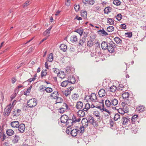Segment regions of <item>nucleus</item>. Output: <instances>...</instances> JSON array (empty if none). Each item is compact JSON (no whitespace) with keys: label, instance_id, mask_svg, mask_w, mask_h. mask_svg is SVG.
<instances>
[{"label":"nucleus","instance_id":"nucleus-1","mask_svg":"<svg viewBox=\"0 0 146 146\" xmlns=\"http://www.w3.org/2000/svg\"><path fill=\"white\" fill-rule=\"evenodd\" d=\"M37 104V100L33 98L28 100L27 102V105L30 108H32L35 107Z\"/></svg>","mask_w":146,"mask_h":146},{"label":"nucleus","instance_id":"nucleus-49","mask_svg":"<svg viewBox=\"0 0 146 146\" xmlns=\"http://www.w3.org/2000/svg\"><path fill=\"white\" fill-rule=\"evenodd\" d=\"M86 41V39L82 38V39L79 41V44L81 46L83 45V44Z\"/></svg>","mask_w":146,"mask_h":146},{"label":"nucleus","instance_id":"nucleus-39","mask_svg":"<svg viewBox=\"0 0 146 146\" xmlns=\"http://www.w3.org/2000/svg\"><path fill=\"white\" fill-rule=\"evenodd\" d=\"M52 27L49 28L48 29L46 30V31L44 33V35L46 36H49L50 33V31L51 30Z\"/></svg>","mask_w":146,"mask_h":146},{"label":"nucleus","instance_id":"nucleus-22","mask_svg":"<svg viewBox=\"0 0 146 146\" xmlns=\"http://www.w3.org/2000/svg\"><path fill=\"white\" fill-rule=\"evenodd\" d=\"M138 116L137 115H134L132 117L131 121L132 123H134L135 122L137 121L138 119Z\"/></svg>","mask_w":146,"mask_h":146},{"label":"nucleus","instance_id":"nucleus-25","mask_svg":"<svg viewBox=\"0 0 146 146\" xmlns=\"http://www.w3.org/2000/svg\"><path fill=\"white\" fill-rule=\"evenodd\" d=\"M60 48L61 50L64 52H65L67 49V46L64 44H62L60 45Z\"/></svg>","mask_w":146,"mask_h":146},{"label":"nucleus","instance_id":"nucleus-13","mask_svg":"<svg viewBox=\"0 0 146 146\" xmlns=\"http://www.w3.org/2000/svg\"><path fill=\"white\" fill-rule=\"evenodd\" d=\"M109 43L108 44L106 42L103 41L101 44V46L102 48L104 50H106L108 48V45Z\"/></svg>","mask_w":146,"mask_h":146},{"label":"nucleus","instance_id":"nucleus-21","mask_svg":"<svg viewBox=\"0 0 146 146\" xmlns=\"http://www.w3.org/2000/svg\"><path fill=\"white\" fill-rule=\"evenodd\" d=\"M21 111V110L19 109L15 110L13 111V114L14 116H18L19 115V113Z\"/></svg>","mask_w":146,"mask_h":146},{"label":"nucleus","instance_id":"nucleus-15","mask_svg":"<svg viewBox=\"0 0 146 146\" xmlns=\"http://www.w3.org/2000/svg\"><path fill=\"white\" fill-rule=\"evenodd\" d=\"M129 94L128 92H125L122 94V97L124 99H126L127 100H129Z\"/></svg>","mask_w":146,"mask_h":146},{"label":"nucleus","instance_id":"nucleus-2","mask_svg":"<svg viewBox=\"0 0 146 146\" xmlns=\"http://www.w3.org/2000/svg\"><path fill=\"white\" fill-rule=\"evenodd\" d=\"M13 108V106H11V104L7 105L5 109V111L3 113L4 115L8 116L10 115Z\"/></svg>","mask_w":146,"mask_h":146},{"label":"nucleus","instance_id":"nucleus-45","mask_svg":"<svg viewBox=\"0 0 146 146\" xmlns=\"http://www.w3.org/2000/svg\"><path fill=\"white\" fill-rule=\"evenodd\" d=\"M58 75L60 78H64L65 76L64 72L63 71L60 72V73L58 74Z\"/></svg>","mask_w":146,"mask_h":146},{"label":"nucleus","instance_id":"nucleus-61","mask_svg":"<svg viewBox=\"0 0 146 146\" xmlns=\"http://www.w3.org/2000/svg\"><path fill=\"white\" fill-rule=\"evenodd\" d=\"M84 127L83 126L81 127L78 131H80V133H83L84 130Z\"/></svg>","mask_w":146,"mask_h":146},{"label":"nucleus","instance_id":"nucleus-34","mask_svg":"<svg viewBox=\"0 0 146 146\" xmlns=\"http://www.w3.org/2000/svg\"><path fill=\"white\" fill-rule=\"evenodd\" d=\"M98 32L99 34H102L103 35H108V34L104 29L98 31Z\"/></svg>","mask_w":146,"mask_h":146},{"label":"nucleus","instance_id":"nucleus-59","mask_svg":"<svg viewBox=\"0 0 146 146\" xmlns=\"http://www.w3.org/2000/svg\"><path fill=\"white\" fill-rule=\"evenodd\" d=\"M122 108H123L124 111L125 113H127L129 110V107L127 105L124 107H122Z\"/></svg>","mask_w":146,"mask_h":146},{"label":"nucleus","instance_id":"nucleus-11","mask_svg":"<svg viewBox=\"0 0 146 146\" xmlns=\"http://www.w3.org/2000/svg\"><path fill=\"white\" fill-rule=\"evenodd\" d=\"M19 125V122L17 121H13L11 123V125L13 128H17Z\"/></svg>","mask_w":146,"mask_h":146},{"label":"nucleus","instance_id":"nucleus-35","mask_svg":"<svg viewBox=\"0 0 146 146\" xmlns=\"http://www.w3.org/2000/svg\"><path fill=\"white\" fill-rule=\"evenodd\" d=\"M117 89L116 87L115 86L113 85L111 86L110 89V92H115Z\"/></svg>","mask_w":146,"mask_h":146},{"label":"nucleus","instance_id":"nucleus-46","mask_svg":"<svg viewBox=\"0 0 146 146\" xmlns=\"http://www.w3.org/2000/svg\"><path fill=\"white\" fill-rule=\"evenodd\" d=\"M107 30L108 32H111L114 31V28L113 26H110L107 28Z\"/></svg>","mask_w":146,"mask_h":146},{"label":"nucleus","instance_id":"nucleus-53","mask_svg":"<svg viewBox=\"0 0 146 146\" xmlns=\"http://www.w3.org/2000/svg\"><path fill=\"white\" fill-rule=\"evenodd\" d=\"M52 70L53 72L55 74H57L58 75V74L60 73V72L59 71V70L57 68H53L52 69Z\"/></svg>","mask_w":146,"mask_h":146},{"label":"nucleus","instance_id":"nucleus-55","mask_svg":"<svg viewBox=\"0 0 146 146\" xmlns=\"http://www.w3.org/2000/svg\"><path fill=\"white\" fill-rule=\"evenodd\" d=\"M107 23L110 25H112L114 23V21L111 19L108 18Z\"/></svg>","mask_w":146,"mask_h":146},{"label":"nucleus","instance_id":"nucleus-63","mask_svg":"<svg viewBox=\"0 0 146 146\" xmlns=\"http://www.w3.org/2000/svg\"><path fill=\"white\" fill-rule=\"evenodd\" d=\"M45 87L42 85L39 87L40 91L41 92H43L45 90Z\"/></svg>","mask_w":146,"mask_h":146},{"label":"nucleus","instance_id":"nucleus-29","mask_svg":"<svg viewBox=\"0 0 146 146\" xmlns=\"http://www.w3.org/2000/svg\"><path fill=\"white\" fill-rule=\"evenodd\" d=\"M94 115L96 117H97L98 121V119L100 120L101 119V117L100 115V113L98 111H95L94 112Z\"/></svg>","mask_w":146,"mask_h":146},{"label":"nucleus","instance_id":"nucleus-41","mask_svg":"<svg viewBox=\"0 0 146 146\" xmlns=\"http://www.w3.org/2000/svg\"><path fill=\"white\" fill-rule=\"evenodd\" d=\"M105 105L107 107H111V100H107L105 101Z\"/></svg>","mask_w":146,"mask_h":146},{"label":"nucleus","instance_id":"nucleus-30","mask_svg":"<svg viewBox=\"0 0 146 146\" xmlns=\"http://www.w3.org/2000/svg\"><path fill=\"white\" fill-rule=\"evenodd\" d=\"M111 11V8L110 7H108L105 8L104 10V13H105L108 14Z\"/></svg>","mask_w":146,"mask_h":146},{"label":"nucleus","instance_id":"nucleus-17","mask_svg":"<svg viewBox=\"0 0 146 146\" xmlns=\"http://www.w3.org/2000/svg\"><path fill=\"white\" fill-rule=\"evenodd\" d=\"M58 92L55 91L53 92L50 94V96L52 99H56L58 97Z\"/></svg>","mask_w":146,"mask_h":146},{"label":"nucleus","instance_id":"nucleus-23","mask_svg":"<svg viewBox=\"0 0 146 146\" xmlns=\"http://www.w3.org/2000/svg\"><path fill=\"white\" fill-rule=\"evenodd\" d=\"M74 70V68L71 67H67L66 69V71L67 73H70L71 72H73Z\"/></svg>","mask_w":146,"mask_h":146},{"label":"nucleus","instance_id":"nucleus-38","mask_svg":"<svg viewBox=\"0 0 146 146\" xmlns=\"http://www.w3.org/2000/svg\"><path fill=\"white\" fill-rule=\"evenodd\" d=\"M19 139V137L18 135H15L14 137L13 141L14 143H17L18 142Z\"/></svg>","mask_w":146,"mask_h":146},{"label":"nucleus","instance_id":"nucleus-10","mask_svg":"<svg viewBox=\"0 0 146 146\" xmlns=\"http://www.w3.org/2000/svg\"><path fill=\"white\" fill-rule=\"evenodd\" d=\"M18 130L19 132L21 133H23L25 129V125L23 123H21L20 125H18Z\"/></svg>","mask_w":146,"mask_h":146},{"label":"nucleus","instance_id":"nucleus-4","mask_svg":"<svg viewBox=\"0 0 146 146\" xmlns=\"http://www.w3.org/2000/svg\"><path fill=\"white\" fill-rule=\"evenodd\" d=\"M88 101L90 102H96L97 100L96 95L94 93L92 94L90 96H88Z\"/></svg>","mask_w":146,"mask_h":146},{"label":"nucleus","instance_id":"nucleus-40","mask_svg":"<svg viewBox=\"0 0 146 146\" xmlns=\"http://www.w3.org/2000/svg\"><path fill=\"white\" fill-rule=\"evenodd\" d=\"M90 108V105L89 103H87L85 105V108H84L83 110L87 112V110Z\"/></svg>","mask_w":146,"mask_h":146},{"label":"nucleus","instance_id":"nucleus-20","mask_svg":"<svg viewBox=\"0 0 146 146\" xmlns=\"http://www.w3.org/2000/svg\"><path fill=\"white\" fill-rule=\"evenodd\" d=\"M78 132V130L76 129H74L71 130L70 134L72 136L75 137L77 135V133Z\"/></svg>","mask_w":146,"mask_h":146},{"label":"nucleus","instance_id":"nucleus-32","mask_svg":"<svg viewBox=\"0 0 146 146\" xmlns=\"http://www.w3.org/2000/svg\"><path fill=\"white\" fill-rule=\"evenodd\" d=\"M88 120V122L92 124H94V119L92 116H89Z\"/></svg>","mask_w":146,"mask_h":146},{"label":"nucleus","instance_id":"nucleus-12","mask_svg":"<svg viewBox=\"0 0 146 146\" xmlns=\"http://www.w3.org/2000/svg\"><path fill=\"white\" fill-rule=\"evenodd\" d=\"M82 126L86 127L88 125V120L86 118H83L82 120Z\"/></svg>","mask_w":146,"mask_h":146},{"label":"nucleus","instance_id":"nucleus-54","mask_svg":"<svg viewBox=\"0 0 146 146\" xmlns=\"http://www.w3.org/2000/svg\"><path fill=\"white\" fill-rule=\"evenodd\" d=\"M85 1L89 4L90 5H92L94 3V0H85Z\"/></svg>","mask_w":146,"mask_h":146},{"label":"nucleus","instance_id":"nucleus-58","mask_svg":"<svg viewBox=\"0 0 146 146\" xmlns=\"http://www.w3.org/2000/svg\"><path fill=\"white\" fill-rule=\"evenodd\" d=\"M124 88V86H123V85L120 84H119V86L118 87L117 90H123V88Z\"/></svg>","mask_w":146,"mask_h":146},{"label":"nucleus","instance_id":"nucleus-64","mask_svg":"<svg viewBox=\"0 0 146 146\" xmlns=\"http://www.w3.org/2000/svg\"><path fill=\"white\" fill-rule=\"evenodd\" d=\"M66 110L64 109V108L62 107L60 108L59 109V111L60 113H63Z\"/></svg>","mask_w":146,"mask_h":146},{"label":"nucleus","instance_id":"nucleus-52","mask_svg":"<svg viewBox=\"0 0 146 146\" xmlns=\"http://www.w3.org/2000/svg\"><path fill=\"white\" fill-rule=\"evenodd\" d=\"M118 111L119 113L122 115L124 114V113H125L122 108H119V109H118Z\"/></svg>","mask_w":146,"mask_h":146},{"label":"nucleus","instance_id":"nucleus-16","mask_svg":"<svg viewBox=\"0 0 146 146\" xmlns=\"http://www.w3.org/2000/svg\"><path fill=\"white\" fill-rule=\"evenodd\" d=\"M85 111H84L83 109L79 110L77 112V114L78 116L82 117L85 115L86 112Z\"/></svg>","mask_w":146,"mask_h":146},{"label":"nucleus","instance_id":"nucleus-3","mask_svg":"<svg viewBox=\"0 0 146 146\" xmlns=\"http://www.w3.org/2000/svg\"><path fill=\"white\" fill-rule=\"evenodd\" d=\"M115 44L113 41H110L108 46V49L110 53H113L114 51V48L115 47Z\"/></svg>","mask_w":146,"mask_h":146},{"label":"nucleus","instance_id":"nucleus-14","mask_svg":"<svg viewBox=\"0 0 146 146\" xmlns=\"http://www.w3.org/2000/svg\"><path fill=\"white\" fill-rule=\"evenodd\" d=\"M98 93L100 97H102L105 95L106 92L104 89H102L99 91Z\"/></svg>","mask_w":146,"mask_h":146},{"label":"nucleus","instance_id":"nucleus-33","mask_svg":"<svg viewBox=\"0 0 146 146\" xmlns=\"http://www.w3.org/2000/svg\"><path fill=\"white\" fill-rule=\"evenodd\" d=\"M53 59V55L52 53L50 54L47 59V61L48 62H52Z\"/></svg>","mask_w":146,"mask_h":146},{"label":"nucleus","instance_id":"nucleus-48","mask_svg":"<svg viewBox=\"0 0 146 146\" xmlns=\"http://www.w3.org/2000/svg\"><path fill=\"white\" fill-rule=\"evenodd\" d=\"M56 103H62L63 101V100L62 98L58 97L57 98H56Z\"/></svg>","mask_w":146,"mask_h":146},{"label":"nucleus","instance_id":"nucleus-28","mask_svg":"<svg viewBox=\"0 0 146 146\" xmlns=\"http://www.w3.org/2000/svg\"><path fill=\"white\" fill-rule=\"evenodd\" d=\"M137 110H138L140 112H142L143 111L145 110V107L143 106H138L137 107Z\"/></svg>","mask_w":146,"mask_h":146},{"label":"nucleus","instance_id":"nucleus-19","mask_svg":"<svg viewBox=\"0 0 146 146\" xmlns=\"http://www.w3.org/2000/svg\"><path fill=\"white\" fill-rule=\"evenodd\" d=\"M73 123L72 119L69 118L67 121L66 123H65V124L66 125L68 126V127H70L72 125Z\"/></svg>","mask_w":146,"mask_h":146},{"label":"nucleus","instance_id":"nucleus-56","mask_svg":"<svg viewBox=\"0 0 146 146\" xmlns=\"http://www.w3.org/2000/svg\"><path fill=\"white\" fill-rule=\"evenodd\" d=\"M120 115L118 113H116L115 114L114 117V119L115 121L119 119L120 118Z\"/></svg>","mask_w":146,"mask_h":146},{"label":"nucleus","instance_id":"nucleus-57","mask_svg":"<svg viewBox=\"0 0 146 146\" xmlns=\"http://www.w3.org/2000/svg\"><path fill=\"white\" fill-rule=\"evenodd\" d=\"M45 90L47 93H50L52 91V89L50 87H47L45 88Z\"/></svg>","mask_w":146,"mask_h":146},{"label":"nucleus","instance_id":"nucleus-43","mask_svg":"<svg viewBox=\"0 0 146 146\" xmlns=\"http://www.w3.org/2000/svg\"><path fill=\"white\" fill-rule=\"evenodd\" d=\"M70 39L71 40H72V42H76L78 40L77 36L76 35H74L72 36Z\"/></svg>","mask_w":146,"mask_h":146},{"label":"nucleus","instance_id":"nucleus-27","mask_svg":"<svg viewBox=\"0 0 146 146\" xmlns=\"http://www.w3.org/2000/svg\"><path fill=\"white\" fill-rule=\"evenodd\" d=\"M68 80H69L70 84H74L76 83V81L75 77L73 76H72L71 77H70V79H69Z\"/></svg>","mask_w":146,"mask_h":146},{"label":"nucleus","instance_id":"nucleus-42","mask_svg":"<svg viewBox=\"0 0 146 146\" xmlns=\"http://www.w3.org/2000/svg\"><path fill=\"white\" fill-rule=\"evenodd\" d=\"M94 42L91 40H88L87 42V45L89 47H92L94 44Z\"/></svg>","mask_w":146,"mask_h":146},{"label":"nucleus","instance_id":"nucleus-50","mask_svg":"<svg viewBox=\"0 0 146 146\" xmlns=\"http://www.w3.org/2000/svg\"><path fill=\"white\" fill-rule=\"evenodd\" d=\"M125 35L127 37L131 38L132 36V32H130L126 33L125 34Z\"/></svg>","mask_w":146,"mask_h":146},{"label":"nucleus","instance_id":"nucleus-47","mask_svg":"<svg viewBox=\"0 0 146 146\" xmlns=\"http://www.w3.org/2000/svg\"><path fill=\"white\" fill-rule=\"evenodd\" d=\"M32 87V86H31L26 91L24 92V94L26 95H27V94L28 95L29 94L30 92Z\"/></svg>","mask_w":146,"mask_h":146},{"label":"nucleus","instance_id":"nucleus-60","mask_svg":"<svg viewBox=\"0 0 146 146\" xmlns=\"http://www.w3.org/2000/svg\"><path fill=\"white\" fill-rule=\"evenodd\" d=\"M122 17V16L121 14H119L117 15L116 19L118 21L121 20Z\"/></svg>","mask_w":146,"mask_h":146},{"label":"nucleus","instance_id":"nucleus-31","mask_svg":"<svg viewBox=\"0 0 146 146\" xmlns=\"http://www.w3.org/2000/svg\"><path fill=\"white\" fill-rule=\"evenodd\" d=\"M115 41L117 44H121L122 42V40L118 37H116L114 39Z\"/></svg>","mask_w":146,"mask_h":146},{"label":"nucleus","instance_id":"nucleus-5","mask_svg":"<svg viewBox=\"0 0 146 146\" xmlns=\"http://www.w3.org/2000/svg\"><path fill=\"white\" fill-rule=\"evenodd\" d=\"M103 101L104 100H102V102H99L100 105L98 106L97 107V108L100 110H103V111H105L108 113H110V112L108 110L104 108V105Z\"/></svg>","mask_w":146,"mask_h":146},{"label":"nucleus","instance_id":"nucleus-37","mask_svg":"<svg viewBox=\"0 0 146 146\" xmlns=\"http://www.w3.org/2000/svg\"><path fill=\"white\" fill-rule=\"evenodd\" d=\"M62 107L64 108L66 110L68 111L70 110V108L68 105L66 103H64L62 106Z\"/></svg>","mask_w":146,"mask_h":146},{"label":"nucleus","instance_id":"nucleus-24","mask_svg":"<svg viewBox=\"0 0 146 146\" xmlns=\"http://www.w3.org/2000/svg\"><path fill=\"white\" fill-rule=\"evenodd\" d=\"M68 85H70L68 80L63 81L61 84V85L63 87H65Z\"/></svg>","mask_w":146,"mask_h":146},{"label":"nucleus","instance_id":"nucleus-18","mask_svg":"<svg viewBox=\"0 0 146 146\" xmlns=\"http://www.w3.org/2000/svg\"><path fill=\"white\" fill-rule=\"evenodd\" d=\"M83 103L80 101L78 102L76 105V107L77 109L80 110L82 109L83 107Z\"/></svg>","mask_w":146,"mask_h":146},{"label":"nucleus","instance_id":"nucleus-62","mask_svg":"<svg viewBox=\"0 0 146 146\" xmlns=\"http://www.w3.org/2000/svg\"><path fill=\"white\" fill-rule=\"evenodd\" d=\"M4 133L3 128V127H0V136L2 135Z\"/></svg>","mask_w":146,"mask_h":146},{"label":"nucleus","instance_id":"nucleus-6","mask_svg":"<svg viewBox=\"0 0 146 146\" xmlns=\"http://www.w3.org/2000/svg\"><path fill=\"white\" fill-rule=\"evenodd\" d=\"M74 89L73 87H70L66 90L63 92V94L66 96H68L70 94L71 92Z\"/></svg>","mask_w":146,"mask_h":146},{"label":"nucleus","instance_id":"nucleus-44","mask_svg":"<svg viewBox=\"0 0 146 146\" xmlns=\"http://www.w3.org/2000/svg\"><path fill=\"white\" fill-rule=\"evenodd\" d=\"M74 32L78 33L80 36H82L83 33V30L78 29L75 30Z\"/></svg>","mask_w":146,"mask_h":146},{"label":"nucleus","instance_id":"nucleus-8","mask_svg":"<svg viewBox=\"0 0 146 146\" xmlns=\"http://www.w3.org/2000/svg\"><path fill=\"white\" fill-rule=\"evenodd\" d=\"M121 121L122 122L123 125H127L128 123L130 122V118H129L128 117H122L121 118Z\"/></svg>","mask_w":146,"mask_h":146},{"label":"nucleus","instance_id":"nucleus-26","mask_svg":"<svg viewBox=\"0 0 146 146\" xmlns=\"http://www.w3.org/2000/svg\"><path fill=\"white\" fill-rule=\"evenodd\" d=\"M7 135L8 136H11L14 134V131L11 129H8L6 131Z\"/></svg>","mask_w":146,"mask_h":146},{"label":"nucleus","instance_id":"nucleus-7","mask_svg":"<svg viewBox=\"0 0 146 146\" xmlns=\"http://www.w3.org/2000/svg\"><path fill=\"white\" fill-rule=\"evenodd\" d=\"M110 100L112 108L114 110H116V107H113V106H115L118 103L117 100L115 98H114Z\"/></svg>","mask_w":146,"mask_h":146},{"label":"nucleus","instance_id":"nucleus-9","mask_svg":"<svg viewBox=\"0 0 146 146\" xmlns=\"http://www.w3.org/2000/svg\"><path fill=\"white\" fill-rule=\"evenodd\" d=\"M69 117L66 115H63L61 116L60 117V120L61 123L65 124L67 120L68 119Z\"/></svg>","mask_w":146,"mask_h":146},{"label":"nucleus","instance_id":"nucleus-36","mask_svg":"<svg viewBox=\"0 0 146 146\" xmlns=\"http://www.w3.org/2000/svg\"><path fill=\"white\" fill-rule=\"evenodd\" d=\"M81 15L83 17L84 19H86L87 18V13L86 11L82 10L81 13Z\"/></svg>","mask_w":146,"mask_h":146},{"label":"nucleus","instance_id":"nucleus-51","mask_svg":"<svg viewBox=\"0 0 146 146\" xmlns=\"http://www.w3.org/2000/svg\"><path fill=\"white\" fill-rule=\"evenodd\" d=\"M113 3L115 5L118 6L120 5L121 2L119 0H114L113 1Z\"/></svg>","mask_w":146,"mask_h":146}]
</instances>
